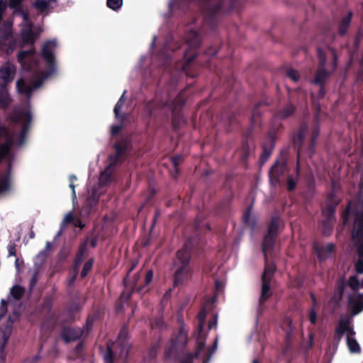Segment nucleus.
Segmentation results:
<instances>
[{
  "mask_svg": "<svg viewBox=\"0 0 363 363\" xmlns=\"http://www.w3.org/2000/svg\"><path fill=\"white\" fill-rule=\"evenodd\" d=\"M57 48V43L55 40L46 42L42 48L41 55L43 59L44 67H38L39 74L38 80L40 82L34 83L32 86L26 84L23 79L17 82L18 91L25 94H29L33 89L38 87L42 81L53 75L56 72V61L55 57V50Z\"/></svg>",
  "mask_w": 363,
  "mask_h": 363,
  "instance_id": "obj_1",
  "label": "nucleus"
},
{
  "mask_svg": "<svg viewBox=\"0 0 363 363\" xmlns=\"http://www.w3.org/2000/svg\"><path fill=\"white\" fill-rule=\"evenodd\" d=\"M352 242L357 247L359 259L355 263L357 273L363 272V203L359 204L354 214V223L352 230Z\"/></svg>",
  "mask_w": 363,
  "mask_h": 363,
  "instance_id": "obj_2",
  "label": "nucleus"
},
{
  "mask_svg": "<svg viewBox=\"0 0 363 363\" xmlns=\"http://www.w3.org/2000/svg\"><path fill=\"white\" fill-rule=\"evenodd\" d=\"M189 259V253L186 250H182L177 252L175 261V284H182L190 279L191 271L188 265Z\"/></svg>",
  "mask_w": 363,
  "mask_h": 363,
  "instance_id": "obj_3",
  "label": "nucleus"
},
{
  "mask_svg": "<svg viewBox=\"0 0 363 363\" xmlns=\"http://www.w3.org/2000/svg\"><path fill=\"white\" fill-rule=\"evenodd\" d=\"M335 333L337 335H345L347 337V347L352 353H357L360 351V347L357 340L353 337L354 332L351 326L350 318L344 317L339 322Z\"/></svg>",
  "mask_w": 363,
  "mask_h": 363,
  "instance_id": "obj_4",
  "label": "nucleus"
},
{
  "mask_svg": "<svg viewBox=\"0 0 363 363\" xmlns=\"http://www.w3.org/2000/svg\"><path fill=\"white\" fill-rule=\"evenodd\" d=\"M20 16L23 20V28L21 35L23 40L28 44H33L41 32L40 28H32L28 16L24 13H21Z\"/></svg>",
  "mask_w": 363,
  "mask_h": 363,
  "instance_id": "obj_5",
  "label": "nucleus"
},
{
  "mask_svg": "<svg viewBox=\"0 0 363 363\" xmlns=\"http://www.w3.org/2000/svg\"><path fill=\"white\" fill-rule=\"evenodd\" d=\"M274 270L275 267L273 264H268L265 267L264 271L262 276V286L260 301H264L271 296L270 281Z\"/></svg>",
  "mask_w": 363,
  "mask_h": 363,
  "instance_id": "obj_6",
  "label": "nucleus"
},
{
  "mask_svg": "<svg viewBox=\"0 0 363 363\" xmlns=\"http://www.w3.org/2000/svg\"><path fill=\"white\" fill-rule=\"evenodd\" d=\"M11 26L12 23L8 21L0 26V46L3 45V44L5 45H8V48L6 50L7 52H12L14 49V46L11 45L13 42Z\"/></svg>",
  "mask_w": 363,
  "mask_h": 363,
  "instance_id": "obj_7",
  "label": "nucleus"
},
{
  "mask_svg": "<svg viewBox=\"0 0 363 363\" xmlns=\"http://www.w3.org/2000/svg\"><path fill=\"white\" fill-rule=\"evenodd\" d=\"M34 58V51L33 49L22 51L18 55V61L23 69H30L34 68L35 66Z\"/></svg>",
  "mask_w": 363,
  "mask_h": 363,
  "instance_id": "obj_8",
  "label": "nucleus"
},
{
  "mask_svg": "<svg viewBox=\"0 0 363 363\" xmlns=\"http://www.w3.org/2000/svg\"><path fill=\"white\" fill-rule=\"evenodd\" d=\"M11 145V138L4 127H0V157L4 155Z\"/></svg>",
  "mask_w": 363,
  "mask_h": 363,
  "instance_id": "obj_9",
  "label": "nucleus"
},
{
  "mask_svg": "<svg viewBox=\"0 0 363 363\" xmlns=\"http://www.w3.org/2000/svg\"><path fill=\"white\" fill-rule=\"evenodd\" d=\"M349 307L353 315L363 311V296L359 294H354L349 298Z\"/></svg>",
  "mask_w": 363,
  "mask_h": 363,
  "instance_id": "obj_10",
  "label": "nucleus"
},
{
  "mask_svg": "<svg viewBox=\"0 0 363 363\" xmlns=\"http://www.w3.org/2000/svg\"><path fill=\"white\" fill-rule=\"evenodd\" d=\"M333 249L334 245L332 243L314 245V250L317 253L318 258L321 260L328 258L330 256Z\"/></svg>",
  "mask_w": 363,
  "mask_h": 363,
  "instance_id": "obj_11",
  "label": "nucleus"
},
{
  "mask_svg": "<svg viewBox=\"0 0 363 363\" xmlns=\"http://www.w3.org/2000/svg\"><path fill=\"white\" fill-rule=\"evenodd\" d=\"M121 347V353L122 354H125L128 352V348L125 345H122L121 342L116 343V344H112L108 345V351L106 354H104V361L105 363H112V357L113 355V353L116 352V347Z\"/></svg>",
  "mask_w": 363,
  "mask_h": 363,
  "instance_id": "obj_12",
  "label": "nucleus"
},
{
  "mask_svg": "<svg viewBox=\"0 0 363 363\" xmlns=\"http://www.w3.org/2000/svg\"><path fill=\"white\" fill-rule=\"evenodd\" d=\"M15 68L13 65H7L0 69V78L6 83L14 77Z\"/></svg>",
  "mask_w": 363,
  "mask_h": 363,
  "instance_id": "obj_13",
  "label": "nucleus"
},
{
  "mask_svg": "<svg viewBox=\"0 0 363 363\" xmlns=\"http://www.w3.org/2000/svg\"><path fill=\"white\" fill-rule=\"evenodd\" d=\"M279 225H280V223L279 221H274L271 224L269 229V234L264 238V243H263V248H264V251H266L270 248L271 244H272V236L275 233L276 230L279 228Z\"/></svg>",
  "mask_w": 363,
  "mask_h": 363,
  "instance_id": "obj_14",
  "label": "nucleus"
},
{
  "mask_svg": "<svg viewBox=\"0 0 363 363\" xmlns=\"http://www.w3.org/2000/svg\"><path fill=\"white\" fill-rule=\"evenodd\" d=\"M55 4L54 0H35L34 3L35 8L39 11H45Z\"/></svg>",
  "mask_w": 363,
  "mask_h": 363,
  "instance_id": "obj_15",
  "label": "nucleus"
},
{
  "mask_svg": "<svg viewBox=\"0 0 363 363\" xmlns=\"http://www.w3.org/2000/svg\"><path fill=\"white\" fill-rule=\"evenodd\" d=\"M209 308V303H206L203 308V309L201 311V313L199 315V334L201 333V330H203V328L205 325V318L206 316L207 311Z\"/></svg>",
  "mask_w": 363,
  "mask_h": 363,
  "instance_id": "obj_16",
  "label": "nucleus"
},
{
  "mask_svg": "<svg viewBox=\"0 0 363 363\" xmlns=\"http://www.w3.org/2000/svg\"><path fill=\"white\" fill-rule=\"evenodd\" d=\"M112 174V167L109 165L106 169L101 173L100 176V183L105 184L109 181V178Z\"/></svg>",
  "mask_w": 363,
  "mask_h": 363,
  "instance_id": "obj_17",
  "label": "nucleus"
},
{
  "mask_svg": "<svg viewBox=\"0 0 363 363\" xmlns=\"http://www.w3.org/2000/svg\"><path fill=\"white\" fill-rule=\"evenodd\" d=\"M10 100L7 91L4 86L0 87V105L5 106L9 104Z\"/></svg>",
  "mask_w": 363,
  "mask_h": 363,
  "instance_id": "obj_18",
  "label": "nucleus"
},
{
  "mask_svg": "<svg viewBox=\"0 0 363 363\" xmlns=\"http://www.w3.org/2000/svg\"><path fill=\"white\" fill-rule=\"evenodd\" d=\"M23 292V289L20 286H15L11 289V295L16 300L20 299Z\"/></svg>",
  "mask_w": 363,
  "mask_h": 363,
  "instance_id": "obj_19",
  "label": "nucleus"
},
{
  "mask_svg": "<svg viewBox=\"0 0 363 363\" xmlns=\"http://www.w3.org/2000/svg\"><path fill=\"white\" fill-rule=\"evenodd\" d=\"M123 5V0H107V6L112 10H117Z\"/></svg>",
  "mask_w": 363,
  "mask_h": 363,
  "instance_id": "obj_20",
  "label": "nucleus"
},
{
  "mask_svg": "<svg viewBox=\"0 0 363 363\" xmlns=\"http://www.w3.org/2000/svg\"><path fill=\"white\" fill-rule=\"evenodd\" d=\"M327 75L328 73L323 69H320L316 74L315 82L318 84L322 83Z\"/></svg>",
  "mask_w": 363,
  "mask_h": 363,
  "instance_id": "obj_21",
  "label": "nucleus"
},
{
  "mask_svg": "<svg viewBox=\"0 0 363 363\" xmlns=\"http://www.w3.org/2000/svg\"><path fill=\"white\" fill-rule=\"evenodd\" d=\"M10 335V329L7 328L4 332H0V345H4Z\"/></svg>",
  "mask_w": 363,
  "mask_h": 363,
  "instance_id": "obj_22",
  "label": "nucleus"
},
{
  "mask_svg": "<svg viewBox=\"0 0 363 363\" xmlns=\"http://www.w3.org/2000/svg\"><path fill=\"white\" fill-rule=\"evenodd\" d=\"M125 102V99H123V95L121 97L119 101L117 102L115 108H114V113L116 118H119V111L121 109L123 104Z\"/></svg>",
  "mask_w": 363,
  "mask_h": 363,
  "instance_id": "obj_23",
  "label": "nucleus"
},
{
  "mask_svg": "<svg viewBox=\"0 0 363 363\" xmlns=\"http://www.w3.org/2000/svg\"><path fill=\"white\" fill-rule=\"evenodd\" d=\"M349 286L353 289L357 290L361 287V283L357 280L355 277H352L349 281Z\"/></svg>",
  "mask_w": 363,
  "mask_h": 363,
  "instance_id": "obj_24",
  "label": "nucleus"
},
{
  "mask_svg": "<svg viewBox=\"0 0 363 363\" xmlns=\"http://www.w3.org/2000/svg\"><path fill=\"white\" fill-rule=\"evenodd\" d=\"M287 76L294 82H297L300 77L298 72L294 69H289L287 72Z\"/></svg>",
  "mask_w": 363,
  "mask_h": 363,
  "instance_id": "obj_25",
  "label": "nucleus"
},
{
  "mask_svg": "<svg viewBox=\"0 0 363 363\" xmlns=\"http://www.w3.org/2000/svg\"><path fill=\"white\" fill-rule=\"evenodd\" d=\"M91 267H92V261H88L84 264V268L82 272V274H81L82 277H84L85 276H86V274L89 273V272L91 269Z\"/></svg>",
  "mask_w": 363,
  "mask_h": 363,
  "instance_id": "obj_26",
  "label": "nucleus"
},
{
  "mask_svg": "<svg viewBox=\"0 0 363 363\" xmlns=\"http://www.w3.org/2000/svg\"><path fill=\"white\" fill-rule=\"evenodd\" d=\"M7 302L1 300L0 306V319L5 315L7 310Z\"/></svg>",
  "mask_w": 363,
  "mask_h": 363,
  "instance_id": "obj_27",
  "label": "nucleus"
},
{
  "mask_svg": "<svg viewBox=\"0 0 363 363\" xmlns=\"http://www.w3.org/2000/svg\"><path fill=\"white\" fill-rule=\"evenodd\" d=\"M308 319H309V321L314 324L316 323V320H317V313L316 312L313 310V309H311L310 311H309V313H308Z\"/></svg>",
  "mask_w": 363,
  "mask_h": 363,
  "instance_id": "obj_28",
  "label": "nucleus"
},
{
  "mask_svg": "<svg viewBox=\"0 0 363 363\" xmlns=\"http://www.w3.org/2000/svg\"><path fill=\"white\" fill-rule=\"evenodd\" d=\"M73 219H74V216H73L72 213H68L65 215L63 222H62V224L67 225V224L69 223L70 222H72L73 220Z\"/></svg>",
  "mask_w": 363,
  "mask_h": 363,
  "instance_id": "obj_29",
  "label": "nucleus"
},
{
  "mask_svg": "<svg viewBox=\"0 0 363 363\" xmlns=\"http://www.w3.org/2000/svg\"><path fill=\"white\" fill-rule=\"evenodd\" d=\"M153 279V273L152 271H147L145 278V284H149Z\"/></svg>",
  "mask_w": 363,
  "mask_h": 363,
  "instance_id": "obj_30",
  "label": "nucleus"
},
{
  "mask_svg": "<svg viewBox=\"0 0 363 363\" xmlns=\"http://www.w3.org/2000/svg\"><path fill=\"white\" fill-rule=\"evenodd\" d=\"M30 119H31V116H30V113H21L16 120H19V121L24 120L26 121H30Z\"/></svg>",
  "mask_w": 363,
  "mask_h": 363,
  "instance_id": "obj_31",
  "label": "nucleus"
},
{
  "mask_svg": "<svg viewBox=\"0 0 363 363\" xmlns=\"http://www.w3.org/2000/svg\"><path fill=\"white\" fill-rule=\"evenodd\" d=\"M22 0H10V6L13 9H17Z\"/></svg>",
  "mask_w": 363,
  "mask_h": 363,
  "instance_id": "obj_32",
  "label": "nucleus"
},
{
  "mask_svg": "<svg viewBox=\"0 0 363 363\" xmlns=\"http://www.w3.org/2000/svg\"><path fill=\"white\" fill-rule=\"evenodd\" d=\"M18 314L14 313L13 315H9V319L10 321V325L14 323L18 319Z\"/></svg>",
  "mask_w": 363,
  "mask_h": 363,
  "instance_id": "obj_33",
  "label": "nucleus"
},
{
  "mask_svg": "<svg viewBox=\"0 0 363 363\" xmlns=\"http://www.w3.org/2000/svg\"><path fill=\"white\" fill-rule=\"evenodd\" d=\"M69 179H70L69 186H70V188L72 189V192H73V194L74 195L75 194L74 185L73 183H74V180L76 179V177L74 176H71Z\"/></svg>",
  "mask_w": 363,
  "mask_h": 363,
  "instance_id": "obj_34",
  "label": "nucleus"
},
{
  "mask_svg": "<svg viewBox=\"0 0 363 363\" xmlns=\"http://www.w3.org/2000/svg\"><path fill=\"white\" fill-rule=\"evenodd\" d=\"M295 182L291 179H289V182H288V188L289 190H291L294 188L295 186Z\"/></svg>",
  "mask_w": 363,
  "mask_h": 363,
  "instance_id": "obj_35",
  "label": "nucleus"
},
{
  "mask_svg": "<svg viewBox=\"0 0 363 363\" xmlns=\"http://www.w3.org/2000/svg\"><path fill=\"white\" fill-rule=\"evenodd\" d=\"M25 134H26V130H23V131L21 133V139L18 141V145H22L23 143L24 138H25Z\"/></svg>",
  "mask_w": 363,
  "mask_h": 363,
  "instance_id": "obj_36",
  "label": "nucleus"
},
{
  "mask_svg": "<svg viewBox=\"0 0 363 363\" xmlns=\"http://www.w3.org/2000/svg\"><path fill=\"white\" fill-rule=\"evenodd\" d=\"M120 128H121V126H118V125L113 126L112 129H111L112 133L116 134L119 131Z\"/></svg>",
  "mask_w": 363,
  "mask_h": 363,
  "instance_id": "obj_37",
  "label": "nucleus"
},
{
  "mask_svg": "<svg viewBox=\"0 0 363 363\" xmlns=\"http://www.w3.org/2000/svg\"><path fill=\"white\" fill-rule=\"evenodd\" d=\"M340 298H341V292H338L337 294H335L333 299L336 302V301H338Z\"/></svg>",
  "mask_w": 363,
  "mask_h": 363,
  "instance_id": "obj_38",
  "label": "nucleus"
},
{
  "mask_svg": "<svg viewBox=\"0 0 363 363\" xmlns=\"http://www.w3.org/2000/svg\"><path fill=\"white\" fill-rule=\"evenodd\" d=\"M217 323V318H215V320L208 324V327L210 329L213 328Z\"/></svg>",
  "mask_w": 363,
  "mask_h": 363,
  "instance_id": "obj_39",
  "label": "nucleus"
},
{
  "mask_svg": "<svg viewBox=\"0 0 363 363\" xmlns=\"http://www.w3.org/2000/svg\"><path fill=\"white\" fill-rule=\"evenodd\" d=\"M313 335L312 333L309 334V347H311L313 345Z\"/></svg>",
  "mask_w": 363,
  "mask_h": 363,
  "instance_id": "obj_40",
  "label": "nucleus"
},
{
  "mask_svg": "<svg viewBox=\"0 0 363 363\" xmlns=\"http://www.w3.org/2000/svg\"><path fill=\"white\" fill-rule=\"evenodd\" d=\"M4 359V354L3 351L0 352V363L2 362Z\"/></svg>",
  "mask_w": 363,
  "mask_h": 363,
  "instance_id": "obj_41",
  "label": "nucleus"
},
{
  "mask_svg": "<svg viewBox=\"0 0 363 363\" xmlns=\"http://www.w3.org/2000/svg\"><path fill=\"white\" fill-rule=\"evenodd\" d=\"M178 161H179V159L178 158H174L172 159V162L174 165V167H176L177 165V163H178Z\"/></svg>",
  "mask_w": 363,
  "mask_h": 363,
  "instance_id": "obj_42",
  "label": "nucleus"
},
{
  "mask_svg": "<svg viewBox=\"0 0 363 363\" xmlns=\"http://www.w3.org/2000/svg\"><path fill=\"white\" fill-rule=\"evenodd\" d=\"M289 108H290V111H289V113H284V114L283 115V116H289L291 113H292V112L294 111V108H293V107H290Z\"/></svg>",
  "mask_w": 363,
  "mask_h": 363,
  "instance_id": "obj_43",
  "label": "nucleus"
},
{
  "mask_svg": "<svg viewBox=\"0 0 363 363\" xmlns=\"http://www.w3.org/2000/svg\"><path fill=\"white\" fill-rule=\"evenodd\" d=\"M203 346L202 342H199V349L201 350V347Z\"/></svg>",
  "mask_w": 363,
  "mask_h": 363,
  "instance_id": "obj_44",
  "label": "nucleus"
},
{
  "mask_svg": "<svg viewBox=\"0 0 363 363\" xmlns=\"http://www.w3.org/2000/svg\"><path fill=\"white\" fill-rule=\"evenodd\" d=\"M319 56H320V62H321V63H323V57L321 55V53L319 54Z\"/></svg>",
  "mask_w": 363,
  "mask_h": 363,
  "instance_id": "obj_45",
  "label": "nucleus"
},
{
  "mask_svg": "<svg viewBox=\"0 0 363 363\" xmlns=\"http://www.w3.org/2000/svg\"><path fill=\"white\" fill-rule=\"evenodd\" d=\"M47 248L50 250L51 248L49 242L47 243Z\"/></svg>",
  "mask_w": 363,
  "mask_h": 363,
  "instance_id": "obj_46",
  "label": "nucleus"
},
{
  "mask_svg": "<svg viewBox=\"0 0 363 363\" xmlns=\"http://www.w3.org/2000/svg\"><path fill=\"white\" fill-rule=\"evenodd\" d=\"M216 347H217V342H216L214 343V348H213V350H215L216 349Z\"/></svg>",
  "mask_w": 363,
  "mask_h": 363,
  "instance_id": "obj_47",
  "label": "nucleus"
},
{
  "mask_svg": "<svg viewBox=\"0 0 363 363\" xmlns=\"http://www.w3.org/2000/svg\"><path fill=\"white\" fill-rule=\"evenodd\" d=\"M362 287H363V279H362V281L361 282V288H362Z\"/></svg>",
  "mask_w": 363,
  "mask_h": 363,
  "instance_id": "obj_48",
  "label": "nucleus"
},
{
  "mask_svg": "<svg viewBox=\"0 0 363 363\" xmlns=\"http://www.w3.org/2000/svg\"><path fill=\"white\" fill-rule=\"evenodd\" d=\"M252 363H258L257 360H254Z\"/></svg>",
  "mask_w": 363,
  "mask_h": 363,
  "instance_id": "obj_49",
  "label": "nucleus"
},
{
  "mask_svg": "<svg viewBox=\"0 0 363 363\" xmlns=\"http://www.w3.org/2000/svg\"><path fill=\"white\" fill-rule=\"evenodd\" d=\"M362 186H363V182L361 184V187H362Z\"/></svg>",
  "mask_w": 363,
  "mask_h": 363,
  "instance_id": "obj_50",
  "label": "nucleus"
}]
</instances>
